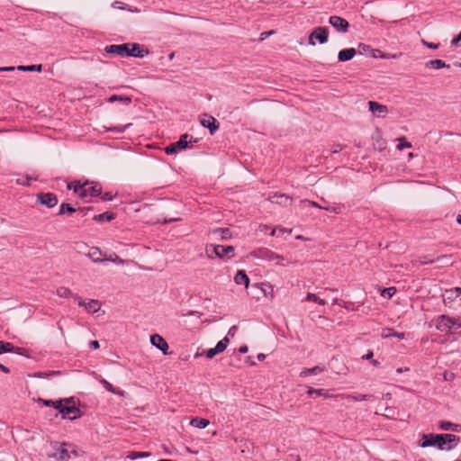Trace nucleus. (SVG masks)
Instances as JSON below:
<instances>
[{
	"mask_svg": "<svg viewBox=\"0 0 461 461\" xmlns=\"http://www.w3.org/2000/svg\"><path fill=\"white\" fill-rule=\"evenodd\" d=\"M68 189L73 190L83 202L89 203L94 197L101 194L102 187L95 182L74 181L68 185Z\"/></svg>",
	"mask_w": 461,
	"mask_h": 461,
	"instance_id": "1",
	"label": "nucleus"
},
{
	"mask_svg": "<svg viewBox=\"0 0 461 461\" xmlns=\"http://www.w3.org/2000/svg\"><path fill=\"white\" fill-rule=\"evenodd\" d=\"M211 252L214 253L216 258L226 261L234 257V247L211 244L206 247V253L210 258H212Z\"/></svg>",
	"mask_w": 461,
	"mask_h": 461,
	"instance_id": "2",
	"label": "nucleus"
},
{
	"mask_svg": "<svg viewBox=\"0 0 461 461\" xmlns=\"http://www.w3.org/2000/svg\"><path fill=\"white\" fill-rule=\"evenodd\" d=\"M461 327L459 319L452 318L447 315H441L437 319L436 328L442 331L447 332L452 329H458Z\"/></svg>",
	"mask_w": 461,
	"mask_h": 461,
	"instance_id": "3",
	"label": "nucleus"
},
{
	"mask_svg": "<svg viewBox=\"0 0 461 461\" xmlns=\"http://www.w3.org/2000/svg\"><path fill=\"white\" fill-rule=\"evenodd\" d=\"M191 140L192 136L186 133L183 134L177 141L171 143L170 145L166 147L165 151L167 155L176 154L179 151L186 149L188 142H190Z\"/></svg>",
	"mask_w": 461,
	"mask_h": 461,
	"instance_id": "4",
	"label": "nucleus"
},
{
	"mask_svg": "<svg viewBox=\"0 0 461 461\" xmlns=\"http://www.w3.org/2000/svg\"><path fill=\"white\" fill-rule=\"evenodd\" d=\"M256 255L258 258L268 261H275L276 265H286L285 263H284L285 258L283 256L278 255L268 249H260L256 252Z\"/></svg>",
	"mask_w": 461,
	"mask_h": 461,
	"instance_id": "5",
	"label": "nucleus"
},
{
	"mask_svg": "<svg viewBox=\"0 0 461 461\" xmlns=\"http://www.w3.org/2000/svg\"><path fill=\"white\" fill-rule=\"evenodd\" d=\"M442 437V440H439L438 449L439 450H452L460 441V438L455 434H438Z\"/></svg>",
	"mask_w": 461,
	"mask_h": 461,
	"instance_id": "6",
	"label": "nucleus"
},
{
	"mask_svg": "<svg viewBox=\"0 0 461 461\" xmlns=\"http://www.w3.org/2000/svg\"><path fill=\"white\" fill-rule=\"evenodd\" d=\"M58 411L61 414L62 419H68L74 420L82 416L81 411L75 405H64L61 403V408L58 409Z\"/></svg>",
	"mask_w": 461,
	"mask_h": 461,
	"instance_id": "7",
	"label": "nucleus"
},
{
	"mask_svg": "<svg viewBox=\"0 0 461 461\" xmlns=\"http://www.w3.org/2000/svg\"><path fill=\"white\" fill-rule=\"evenodd\" d=\"M329 32L326 27L316 28L309 36V43L315 45L314 40L318 41L321 44L327 42Z\"/></svg>",
	"mask_w": 461,
	"mask_h": 461,
	"instance_id": "8",
	"label": "nucleus"
},
{
	"mask_svg": "<svg viewBox=\"0 0 461 461\" xmlns=\"http://www.w3.org/2000/svg\"><path fill=\"white\" fill-rule=\"evenodd\" d=\"M329 23L338 32L346 33L348 31V22L340 16H330L329 19Z\"/></svg>",
	"mask_w": 461,
	"mask_h": 461,
	"instance_id": "9",
	"label": "nucleus"
},
{
	"mask_svg": "<svg viewBox=\"0 0 461 461\" xmlns=\"http://www.w3.org/2000/svg\"><path fill=\"white\" fill-rule=\"evenodd\" d=\"M368 110L376 118H384L389 113L388 107L384 104H379L375 101H369L367 103Z\"/></svg>",
	"mask_w": 461,
	"mask_h": 461,
	"instance_id": "10",
	"label": "nucleus"
},
{
	"mask_svg": "<svg viewBox=\"0 0 461 461\" xmlns=\"http://www.w3.org/2000/svg\"><path fill=\"white\" fill-rule=\"evenodd\" d=\"M131 47V43L124 44H113L108 45L104 48V51L108 54H116L121 57H128L129 55V48Z\"/></svg>",
	"mask_w": 461,
	"mask_h": 461,
	"instance_id": "11",
	"label": "nucleus"
},
{
	"mask_svg": "<svg viewBox=\"0 0 461 461\" xmlns=\"http://www.w3.org/2000/svg\"><path fill=\"white\" fill-rule=\"evenodd\" d=\"M58 445H59V447H57L56 451L53 454L48 455V456L56 458L58 461H69L70 455H68L67 443L66 442H62V443L55 442V446H58Z\"/></svg>",
	"mask_w": 461,
	"mask_h": 461,
	"instance_id": "12",
	"label": "nucleus"
},
{
	"mask_svg": "<svg viewBox=\"0 0 461 461\" xmlns=\"http://www.w3.org/2000/svg\"><path fill=\"white\" fill-rule=\"evenodd\" d=\"M439 440H442V437L438 434H423L419 445L421 447H437L438 448Z\"/></svg>",
	"mask_w": 461,
	"mask_h": 461,
	"instance_id": "13",
	"label": "nucleus"
},
{
	"mask_svg": "<svg viewBox=\"0 0 461 461\" xmlns=\"http://www.w3.org/2000/svg\"><path fill=\"white\" fill-rule=\"evenodd\" d=\"M37 201L48 208H53L58 203V198L56 194L52 193H41L37 195Z\"/></svg>",
	"mask_w": 461,
	"mask_h": 461,
	"instance_id": "14",
	"label": "nucleus"
},
{
	"mask_svg": "<svg viewBox=\"0 0 461 461\" xmlns=\"http://www.w3.org/2000/svg\"><path fill=\"white\" fill-rule=\"evenodd\" d=\"M78 305L85 307L89 313H95L101 309V303L98 300L91 299L88 302H84L80 297L77 299Z\"/></svg>",
	"mask_w": 461,
	"mask_h": 461,
	"instance_id": "15",
	"label": "nucleus"
},
{
	"mask_svg": "<svg viewBox=\"0 0 461 461\" xmlns=\"http://www.w3.org/2000/svg\"><path fill=\"white\" fill-rule=\"evenodd\" d=\"M201 124L204 128H208L211 134H213L219 128V123L212 116L204 115V117L201 120Z\"/></svg>",
	"mask_w": 461,
	"mask_h": 461,
	"instance_id": "16",
	"label": "nucleus"
},
{
	"mask_svg": "<svg viewBox=\"0 0 461 461\" xmlns=\"http://www.w3.org/2000/svg\"><path fill=\"white\" fill-rule=\"evenodd\" d=\"M129 55L128 57H135V58H144L149 54V50H143L140 48L138 43H131V47L129 48Z\"/></svg>",
	"mask_w": 461,
	"mask_h": 461,
	"instance_id": "17",
	"label": "nucleus"
},
{
	"mask_svg": "<svg viewBox=\"0 0 461 461\" xmlns=\"http://www.w3.org/2000/svg\"><path fill=\"white\" fill-rule=\"evenodd\" d=\"M87 257L95 263L104 262L105 258L102 250L97 247H92L89 249Z\"/></svg>",
	"mask_w": 461,
	"mask_h": 461,
	"instance_id": "18",
	"label": "nucleus"
},
{
	"mask_svg": "<svg viewBox=\"0 0 461 461\" xmlns=\"http://www.w3.org/2000/svg\"><path fill=\"white\" fill-rule=\"evenodd\" d=\"M269 201L273 203H277L283 206H287L292 203L293 199L284 194H275L269 197Z\"/></svg>",
	"mask_w": 461,
	"mask_h": 461,
	"instance_id": "19",
	"label": "nucleus"
},
{
	"mask_svg": "<svg viewBox=\"0 0 461 461\" xmlns=\"http://www.w3.org/2000/svg\"><path fill=\"white\" fill-rule=\"evenodd\" d=\"M357 54V50L354 48L344 49L338 54L339 61L346 62L352 59Z\"/></svg>",
	"mask_w": 461,
	"mask_h": 461,
	"instance_id": "20",
	"label": "nucleus"
},
{
	"mask_svg": "<svg viewBox=\"0 0 461 461\" xmlns=\"http://www.w3.org/2000/svg\"><path fill=\"white\" fill-rule=\"evenodd\" d=\"M371 56L375 59L380 58L384 59H395L400 58L402 56V53H384L380 50H373Z\"/></svg>",
	"mask_w": 461,
	"mask_h": 461,
	"instance_id": "21",
	"label": "nucleus"
},
{
	"mask_svg": "<svg viewBox=\"0 0 461 461\" xmlns=\"http://www.w3.org/2000/svg\"><path fill=\"white\" fill-rule=\"evenodd\" d=\"M6 352H14L18 355L31 357L29 348H0V355Z\"/></svg>",
	"mask_w": 461,
	"mask_h": 461,
	"instance_id": "22",
	"label": "nucleus"
},
{
	"mask_svg": "<svg viewBox=\"0 0 461 461\" xmlns=\"http://www.w3.org/2000/svg\"><path fill=\"white\" fill-rule=\"evenodd\" d=\"M234 282L237 285H244L247 288L249 285V278L244 270H239L234 276Z\"/></svg>",
	"mask_w": 461,
	"mask_h": 461,
	"instance_id": "23",
	"label": "nucleus"
},
{
	"mask_svg": "<svg viewBox=\"0 0 461 461\" xmlns=\"http://www.w3.org/2000/svg\"><path fill=\"white\" fill-rule=\"evenodd\" d=\"M56 294L60 297V298H69V297H72L74 298L75 300H77L79 299V296L77 294H74L70 289H68V287H64V286H61V287H59L57 290H56Z\"/></svg>",
	"mask_w": 461,
	"mask_h": 461,
	"instance_id": "24",
	"label": "nucleus"
},
{
	"mask_svg": "<svg viewBox=\"0 0 461 461\" xmlns=\"http://www.w3.org/2000/svg\"><path fill=\"white\" fill-rule=\"evenodd\" d=\"M438 428L443 430H453L456 432L461 430V426L459 424L452 423L447 420L439 421Z\"/></svg>",
	"mask_w": 461,
	"mask_h": 461,
	"instance_id": "25",
	"label": "nucleus"
},
{
	"mask_svg": "<svg viewBox=\"0 0 461 461\" xmlns=\"http://www.w3.org/2000/svg\"><path fill=\"white\" fill-rule=\"evenodd\" d=\"M61 375L60 371H48V372H35L28 375L30 377L35 378H50L53 376H59Z\"/></svg>",
	"mask_w": 461,
	"mask_h": 461,
	"instance_id": "26",
	"label": "nucleus"
},
{
	"mask_svg": "<svg viewBox=\"0 0 461 461\" xmlns=\"http://www.w3.org/2000/svg\"><path fill=\"white\" fill-rule=\"evenodd\" d=\"M212 234L220 240H228L231 237V233L227 228H216L212 230Z\"/></svg>",
	"mask_w": 461,
	"mask_h": 461,
	"instance_id": "27",
	"label": "nucleus"
},
{
	"mask_svg": "<svg viewBox=\"0 0 461 461\" xmlns=\"http://www.w3.org/2000/svg\"><path fill=\"white\" fill-rule=\"evenodd\" d=\"M104 261H111L118 265H125L128 263H133L132 260H126L121 258L116 253H112L108 257L104 258Z\"/></svg>",
	"mask_w": 461,
	"mask_h": 461,
	"instance_id": "28",
	"label": "nucleus"
},
{
	"mask_svg": "<svg viewBox=\"0 0 461 461\" xmlns=\"http://www.w3.org/2000/svg\"><path fill=\"white\" fill-rule=\"evenodd\" d=\"M210 421L204 418H193L190 421V425L198 429H204L209 425Z\"/></svg>",
	"mask_w": 461,
	"mask_h": 461,
	"instance_id": "29",
	"label": "nucleus"
},
{
	"mask_svg": "<svg viewBox=\"0 0 461 461\" xmlns=\"http://www.w3.org/2000/svg\"><path fill=\"white\" fill-rule=\"evenodd\" d=\"M116 101H120L122 104H124L125 105H129L131 103V98L127 95H113L108 98V102H110V103H113Z\"/></svg>",
	"mask_w": 461,
	"mask_h": 461,
	"instance_id": "30",
	"label": "nucleus"
},
{
	"mask_svg": "<svg viewBox=\"0 0 461 461\" xmlns=\"http://www.w3.org/2000/svg\"><path fill=\"white\" fill-rule=\"evenodd\" d=\"M38 402H41L47 407H53L54 409H56L58 411V409L61 408L62 401H59V400L52 401V400H45V399L39 398Z\"/></svg>",
	"mask_w": 461,
	"mask_h": 461,
	"instance_id": "31",
	"label": "nucleus"
},
{
	"mask_svg": "<svg viewBox=\"0 0 461 461\" xmlns=\"http://www.w3.org/2000/svg\"><path fill=\"white\" fill-rule=\"evenodd\" d=\"M151 346H168L166 340L158 334H153L149 339Z\"/></svg>",
	"mask_w": 461,
	"mask_h": 461,
	"instance_id": "32",
	"label": "nucleus"
},
{
	"mask_svg": "<svg viewBox=\"0 0 461 461\" xmlns=\"http://www.w3.org/2000/svg\"><path fill=\"white\" fill-rule=\"evenodd\" d=\"M428 67L438 69L443 68H449V65L441 59H433L427 63Z\"/></svg>",
	"mask_w": 461,
	"mask_h": 461,
	"instance_id": "33",
	"label": "nucleus"
},
{
	"mask_svg": "<svg viewBox=\"0 0 461 461\" xmlns=\"http://www.w3.org/2000/svg\"><path fill=\"white\" fill-rule=\"evenodd\" d=\"M457 296L452 292L451 289L446 290L443 294V302L445 305H450V303L456 299Z\"/></svg>",
	"mask_w": 461,
	"mask_h": 461,
	"instance_id": "34",
	"label": "nucleus"
},
{
	"mask_svg": "<svg viewBox=\"0 0 461 461\" xmlns=\"http://www.w3.org/2000/svg\"><path fill=\"white\" fill-rule=\"evenodd\" d=\"M373 397L374 396L372 394H362V393L349 394L347 396V398L348 400H353L356 402L371 400V399H373Z\"/></svg>",
	"mask_w": 461,
	"mask_h": 461,
	"instance_id": "35",
	"label": "nucleus"
},
{
	"mask_svg": "<svg viewBox=\"0 0 461 461\" xmlns=\"http://www.w3.org/2000/svg\"><path fill=\"white\" fill-rule=\"evenodd\" d=\"M114 217L115 216L113 213L106 212H104L101 214L95 215L94 220L96 221H110L113 220Z\"/></svg>",
	"mask_w": 461,
	"mask_h": 461,
	"instance_id": "36",
	"label": "nucleus"
},
{
	"mask_svg": "<svg viewBox=\"0 0 461 461\" xmlns=\"http://www.w3.org/2000/svg\"><path fill=\"white\" fill-rule=\"evenodd\" d=\"M382 337L384 339L392 338V337H397L399 339L404 338V333H396L393 332L391 329L384 330L382 332Z\"/></svg>",
	"mask_w": 461,
	"mask_h": 461,
	"instance_id": "37",
	"label": "nucleus"
},
{
	"mask_svg": "<svg viewBox=\"0 0 461 461\" xmlns=\"http://www.w3.org/2000/svg\"><path fill=\"white\" fill-rule=\"evenodd\" d=\"M322 370L323 369L321 367H320L319 366H316L312 368H306V369L303 370L301 373V375L306 376L309 375H317V374L321 373Z\"/></svg>",
	"mask_w": 461,
	"mask_h": 461,
	"instance_id": "38",
	"label": "nucleus"
},
{
	"mask_svg": "<svg viewBox=\"0 0 461 461\" xmlns=\"http://www.w3.org/2000/svg\"><path fill=\"white\" fill-rule=\"evenodd\" d=\"M308 302H314L317 303L320 305H324L325 301L320 297H318L315 294L308 293L305 298Z\"/></svg>",
	"mask_w": 461,
	"mask_h": 461,
	"instance_id": "39",
	"label": "nucleus"
},
{
	"mask_svg": "<svg viewBox=\"0 0 461 461\" xmlns=\"http://www.w3.org/2000/svg\"><path fill=\"white\" fill-rule=\"evenodd\" d=\"M18 70L21 71H41V65L19 66Z\"/></svg>",
	"mask_w": 461,
	"mask_h": 461,
	"instance_id": "40",
	"label": "nucleus"
},
{
	"mask_svg": "<svg viewBox=\"0 0 461 461\" xmlns=\"http://www.w3.org/2000/svg\"><path fill=\"white\" fill-rule=\"evenodd\" d=\"M130 126H131V123H128L124 126H116V127H104L105 131H113V132H118L122 133L126 129H128Z\"/></svg>",
	"mask_w": 461,
	"mask_h": 461,
	"instance_id": "41",
	"label": "nucleus"
},
{
	"mask_svg": "<svg viewBox=\"0 0 461 461\" xmlns=\"http://www.w3.org/2000/svg\"><path fill=\"white\" fill-rule=\"evenodd\" d=\"M227 348H211L206 351V357L208 358H212L214 356L223 352Z\"/></svg>",
	"mask_w": 461,
	"mask_h": 461,
	"instance_id": "42",
	"label": "nucleus"
},
{
	"mask_svg": "<svg viewBox=\"0 0 461 461\" xmlns=\"http://www.w3.org/2000/svg\"><path fill=\"white\" fill-rule=\"evenodd\" d=\"M75 212H76V209L74 207L70 206L68 203H61L59 212V215H62L66 212L72 213Z\"/></svg>",
	"mask_w": 461,
	"mask_h": 461,
	"instance_id": "43",
	"label": "nucleus"
},
{
	"mask_svg": "<svg viewBox=\"0 0 461 461\" xmlns=\"http://www.w3.org/2000/svg\"><path fill=\"white\" fill-rule=\"evenodd\" d=\"M67 447L68 451V455L74 456H79L81 453H83L80 449H78L76 446L67 443Z\"/></svg>",
	"mask_w": 461,
	"mask_h": 461,
	"instance_id": "44",
	"label": "nucleus"
},
{
	"mask_svg": "<svg viewBox=\"0 0 461 461\" xmlns=\"http://www.w3.org/2000/svg\"><path fill=\"white\" fill-rule=\"evenodd\" d=\"M395 293H396L395 287H388V288H384L381 291V295L384 298H391L395 294Z\"/></svg>",
	"mask_w": 461,
	"mask_h": 461,
	"instance_id": "45",
	"label": "nucleus"
},
{
	"mask_svg": "<svg viewBox=\"0 0 461 461\" xmlns=\"http://www.w3.org/2000/svg\"><path fill=\"white\" fill-rule=\"evenodd\" d=\"M398 141L399 143L397 145V149L400 150L403 149H409L411 147V144L408 142L404 137L398 139Z\"/></svg>",
	"mask_w": 461,
	"mask_h": 461,
	"instance_id": "46",
	"label": "nucleus"
},
{
	"mask_svg": "<svg viewBox=\"0 0 461 461\" xmlns=\"http://www.w3.org/2000/svg\"><path fill=\"white\" fill-rule=\"evenodd\" d=\"M322 209L325 210V211H328L330 212L336 213V214H339V213L341 212V207L340 206H328V207H323Z\"/></svg>",
	"mask_w": 461,
	"mask_h": 461,
	"instance_id": "47",
	"label": "nucleus"
},
{
	"mask_svg": "<svg viewBox=\"0 0 461 461\" xmlns=\"http://www.w3.org/2000/svg\"><path fill=\"white\" fill-rule=\"evenodd\" d=\"M150 456V453H149V452H133L132 456H130V457L131 459H136V458H139V457H147V456Z\"/></svg>",
	"mask_w": 461,
	"mask_h": 461,
	"instance_id": "48",
	"label": "nucleus"
},
{
	"mask_svg": "<svg viewBox=\"0 0 461 461\" xmlns=\"http://www.w3.org/2000/svg\"><path fill=\"white\" fill-rule=\"evenodd\" d=\"M301 203L303 204H305V205H310V206H312V207H317V208H320V209H322L323 207L319 205L316 202H312V201H310V200H302Z\"/></svg>",
	"mask_w": 461,
	"mask_h": 461,
	"instance_id": "49",
	"label": "nucleus"
},
{
	"mask_svg": "<svg viewBox=\"0 0 461 461\" xmlns=\"http://www.w3.org/2000/svg\"><path fill=\"white\" fill-rule=\"evenodd\" d=\"M421 43L429 49L437 50L438 48V44L428 42L425 40H421Z\"/></svg>",
	"mask_w": 461,
	"mask_h": 461,
	"instance_id": "50",
	"label": "nucleus"
},
{
	"mask_svg": "<svg viewBox=\"0 0 461 461\" xmlns=\"http://www.w3.org/2000/svg\"><path fill=\"white\" fill-rule=\"evenodd\" d=\"M59 401H62V404H64V405L75 404V401H74L73 397L59 399Z\"/></svg>",
	"mask_w": 461,
	"mask_h": 461,
	"instance_id": "51",
	"label": "nucleus"
},
{
	"mask_svg": "<svg viewBox=\"0 0 461 461\" xmlns=\"http://www.w3.org/2000/svg\"><path fill=\"white\" fill-rule=\"evenodd\" d=\"M443 377L446 381H451L455 378V374L452 372L446 371L443 375Z\"/></svg>",
	"mask_w": 461,
	"mask_h": 461,
	"instance_id": "52",
	"label": "nucleus"
},
{
	"mask_svg": "<svg viewBox=\"0 0 461 461\" xmlns=\"http://www.w3.org/2000/svg\"><path fill=\"white\" fill-rule=\"evenodd\" d=\"M124 3L121 2V1H114L112 5V6L113 8H118V9H121V10H124L125 9V6H124Z\"/></svg>",
	"mask_w": 461,
	"mask_h": 461,
	"instance_id": "53",
	"label": "nucleus"
},
{
	"mask_svg": "<svg viewBox=\"0 0 461 461\" xmlns=\"http://www.w3.org/2000/svg\"><path fill=\"white\" fill-rule=\"evenodd\" d=\"M344 149V146L341 145V144H334L332 146V153H338L339 152L340 150H342Z\"/></svg>",
	"mask_w": 461,
	"mask_h": 461,
	"instance_id": "54",
	"label": "nucleus"
},
{
	"mask_svg": "<svg viewBox=\"0 0 461 461\" xmlns=\"http://www.w3.org/2000/svg\"><path fill=\"white\" fill-rule=\"evenodd\" d=\"M229 342V336L227 335L221 340L218 341L215 346H227Z\"/></svg>",
	"mask_w": 461,
	"mask_h": 461,
	"instance_id": "55",
	"label": "nucleus"
},
{
	"mask_svg": "<svg viewBox=\"0 0 461 461\" xmlns=\"http://www.w3.org/2000/svg\"><path fill=\"white\" fill-rule=\"evenodd\" d=\"M308 394L309 395H313V394H315V395H321L322 393H321V390L314 389V388H310L308 390Z\"/></svg>",
	"mask_w": 461,
	"mask_h": 461,
	"instance_id": "56",
	"label": "nucleus"
},
{
	"mask_svg": "<svg viewBox=\"0 0 461 461\" xmlns=\"http://www.w3.org/2000/svg\"><path fill=\"white\" fill-rule=\"evenodd\" d=\"M103 384L109 392L114 393L113 386L109 382H107L106 380H103Z\"/></svg>",
	"mask_w": 461,
	"mask_h": 461,
	"instance_id": "57",
	"label": "nucleus"
},
{
	"mask_svg": "<svg viewBox=\"0 0 461 461\" xmlns=\"http://www.w3.org/2000/svg\"><path fill=\"white\" fill-rule=\"evenodd\" d=\"M459 42H461V31H460V33L457 35V37L454 38L451 41V44L456 46V45H458Z\"/></svg>",
	"mask_w": 461,
	"mask_h": 461,
	"instance_id": "58",
	"label": "nucleus"
},
{
	"mask_svg": "<svg viewBox=\"0 0 461 461\" xmlns=\"http://www.w3.org/2000/svg\"><path fill=\"white\" fill-rule=\"evenodd\" d=\"M159 350L162 351L164 355H171L173 354V351H170V348H158Z\"/></svg>",
	"mask_w": 461,
	"mask_h": 461,
	"instance_id": "59",
	"label": "nucleus"
},
{
	"mask_svg": "<svg viewBox=\"0 0 461 461\" xmlns=\"http://www.w3.org/2000/svg\"><path fill=\"white\" fill-rule=\"evenodd\" d=\"M102 199L104 201H111L113 199V195L110 193H105L103 194Z\"/></svg>",
	"mask_w": 461,
	"mask_h": 461,
	"instance_id": "60",
	"label": "nucleus"
},
{
	"mask_svg": "<svg viewBox=\"0 0 461 461\" xmlns=\"http://www.w3.org/2000/svg\"><path fill=\"white\" fill-rule=\"evenodd\" d=\"M451 290L457 297L461 294V287H455Z\"/></svg>",
	"mask_w": 461,
	"mask_h": 461,
	"instance_id": "61",
	"label": "nucleus"
},
{
	"mask_svg": "<svg viewBox=\"0 0 461 461\" xmlns=\"http://www.w3.org/2000/svg\"><path fill=\"white\" fill-rule=\"evenodd\" d=\"M237 330V327L236 326H232L229 331H228V336H234L235 332Z\"/></svg>",
	"mask_w": 461,
	"mask_h": 461,
	"instance_id": "62",
	"label": "nucleus"
},
{
	"mask_svg": "<svg viewBox=\"0 0 461 461\" xmlns=\"http://www.w3.org/2000/svg\"><path fill=\"white\" fill-rule=\"evenodd\" d=\"M15 69L14 67H1L0 71H14Z\"/></svg>",
	"mask_w": 461,
	"mask_h": 461,
	"instance_id": "63",
	"label": "nucleus"
},
{
	"mask_svg": "<svg viewBox=\"0 0 461 461\" xmlns=\"http://www.w3.org/2000/svg\"><path fill=\"white\" fill-rule=\"evenodd\" d=\"M0 370L3 371L5 374L10 372L9 368L6 367L5 366L2 365V364H0Z\"/></svg>",
	"mask_w": 461,
	"mask_h": 461,
	"instance_id": "64",
	"label": "nucleus"
}]
</instances>
